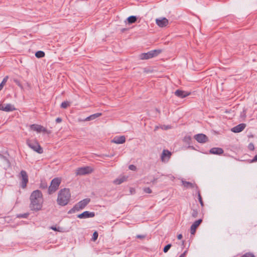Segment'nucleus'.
<instances>
[{
	"label": "nucleus",
	"mask_w": 257,
	"mask_h": 257,
	"mask_svg": "<svg viewBox=\"0 0 257 257\" xmlns=\"http://www.w3.org/2000/svg\"><path fill=\"white\" fill-rule=\"evenodd\" d=\"M187 252V250H185V251L183 253H182L179 257H185Z\"/></svg>",
	"instance_id": "nucleus-44"
},
{
	"label": "nucleus",
	"mask_w": 257,
	"mask_h": 257,
	"mask_svg": "<svg viewBox=\"0 0 257 257\" xmlns=\"http://www.w3.org/2000/svg\"><path fill=\"white\" fill-rule=\"evenodd\" d=\"M62 119L60 117H57L56 119V122L57 123H60L61 122H62Z\"/></svg>",
	"instance_id": "nucleus-45"
},
{
	"label": "nucleus",
	"mask_w": 257,
	"mask_h": 257,
	"mask_svg": "<svg viewBox=\"0 0 257 257\" xmlns=\"http://www.w3.org/2000/svg\"><path fill=\"white\" fill-rule=\"evenodd\" d=\"M98 236V232L96 231H94L93 233L92 240L93 241L96 240L97 239Z\"/></svg>",
	"instance_id": "nucleus-38"
},
{
	"label": "nucleus",
	"mask_w": 257,
	"mask_h": 257,
	"mask_svg": "<svg viewBox=\"0 0 257 257\" xmlns=\"http://www.w3.org/2000/svg\"><path fill=\"white\" fill-rule=\"evenodd\" d=\"M183 237V236L181 234H179L177 235V238L178 239H181Z\"/></svg>",
	"instance_id": "nucleus-47"
},
{
	"label": "nucleus",
	"mask_w": 257,
	"mask_h": 257,
	"mask_svg": "<svg viewBox=\"0 0 257 257\" xmlns=\"http://www.w3.org/2000/svg\"><path fill=\"white\" fill-rule=\"evenodd\" d=\"M105 156L106 157H110V158H111L113 156V154H110V155H106Z\"/></svg>",
	"instance_id": "nucleus-48"
},
{
	"label": "nucleus",
	"mask_w": 257,
	"mask_h": 257,
	"mask_svg": "<svg viewBox=\"0 0 257 257\" xmlns=\"http://www.w3.org/2000/svg\"><path fill=\"white\" fill-rule=\"evenodd\" d=\"M30 128L34 131H36L38 133L44 132L46 133L47 134H49L50 132H48L47 128L43 127L41 125L37 124H33L30 125Z\"/></svg>",
	"instance_id": "nucleus-8"
},
{
	"label": "nucleus",
	"mask_w": 257,
	"mask_h": 257,
	"mask_svg": "<svg viewBox=\"0 0 257 257\" xmlns=\"http://www.w3.org/2000/svg\"><path fill=\"white\" fill-rule=\"evenodd\" d=\"M143 191L146 193H151L152 190L149 187H145L143 189Z\"/></svg>",
	"instance_id": "nucleus-39"
},
{
	"label": "nucleus",
	"mask_w": 257,
	"mask_h": 257,
	"mask_svg": "<svg viewBox=\"0 0 257 257\" xmlns=\"http://www.w3.org/2000/svg\"><path fill=\"white\" fill-rule=\"evenodd\" d=\"M197 196H198V199L199 202L200 204H201V206L203 207L204 206V203H203V201L202 200V197L201 196L200 192L198 190H197Z\"/></svg>",
	"instance_id": "nucleus-27"
},
{
	"label": "nucleus",
	"mask_w": 257,
	"mask_h": 257,
	"mask_svg": "<svg viewBox=\"0 0 257 257\" xmlns=\"http://www.w3.org/2000/svg\"><path fill=\"white\" fill-rule=\"evenodd\" d=\"M171 246L172 244L171 243L168 244L167 245H165L163 248V251L165 253L167 252L168 250L170 249Z\"/></svg>",
	"instance_id": "nucleus-35"
},
{
	"label": "nucleus",
	"mask_w": 257,
	"mask_h": 257,
	"mask_svg": "<svg viewBox=\"0 0 257 257\" xmlns=\"http://www.w3.org/2000/svg\"><path fill=\"white\" fill-rule=\"evenodd\" d=\"M174 94L177 97L181 98H183L189 96L191 93L182 90L177 89L175 91Z\"/></svg>",
	"instance_id": "nucleus-14"
},
{
	"label": "nucleus",
	"mask_w": 257,
	"mask_h": 257,
	"mask_svg": "<svg viewBox=\"0 0 257 257\" xmlns=\"http://www.w3.org/2000/svg\"><path fill=\"white\" fill-rule=\"evenodd\" d=\"M146 235H142V234H138L137 236H136V238H139V239H144L146 237Z\"/></svg>",
	"instance_id": "nucleus-42"
},
{
	"label": "nucleus",
	"mask_w": 257,
	"mask_h": 257,
	"mask_svg": "<svg viewBox=\"0 0 257 257\" xmlns=\"http://www.w3.org/2000/svg\"><path fill=\"white\" fill-rule=\"evenodd\" d=\"M248 149L250 151H253L254 149V145L253 143H250L248 144Z\"/></svg>",
	"instance_id": "nucleus-40"
},
{
	"label": "nucleus",
	"mask_w": 257,
	"mask_h": 257,
	"mask_svg": "<svg viewBox=\"0 0 257 257\" xmlns=\"http://www.w3.org/2000/svg\"><path fill=\"white\" fill-rule=\"evenodd\" d=\"M191 215L193 217L196 218L198 215V211L196 209H191Z\"/></svg>",
	"instance_id": "nucleus-33"
},
{
	"label": "nucleus",
	"mask_w": 257,
	"mask_h": 257,
	"mask_svg": "<svg viewBox=\"0 0 257 257\" xmlns=\"http://www.w3.org/2000/svg\"><path fill=\"white\" fill-rule=\"evenodd\" d=\"M241 257H255V256L252 252H247L242 255Z\"/></svg>",
	"instance_id": "nucleus-32"
},
{
	"label": "nucleus",
	"mask_w": 257,
	"mask_h": 257,
	"mask_svg": "<svg viewBox=\"0 0 257 257\" xmlns=\"http://www.w3.org/2000/svg\"><path fill=\"white\" fill-rule=\"evenodd\" d=\"M50 229H52L53 230L58 231V232H61L62 228L60 227H57L56 226H52L50 227Z\"/></svg>",
	"instance_id": "nucleus-34"
},
{
	"label": "nucleus",
	"mask_w": 257,
	"mask_h": 257,
	"mask_svg": "<svg viewBox=\"0 0 257 257\" xmlns=\"http://www.w3.org/2000/svg\"><path fill=\"white\" fill-rule=\"evenodd\" d=\"M246 124L245 123H240L231 129V131L235 133H238L242 132L245 127Z\"/></svg>",
	"instance_id": "nucleus-15"
},
{
	"label": "nucleus",
	"mask_w": 257,
	"mask_h": 257,
	"mask_svg": "<svg viewBox=\"0 0 257 257\" xmlns=\"http://www.w3.org/2000/svg\"><path fill=\"white\" fill-rule=\"evenodd\" d=\"M14 82L21 89L23 88V85H22L20 81L17 79H14Z\"/></svg>",
	"instance_id": "nucleus-37"
},
{
	"label": "nucleus",
	"mask_w": 257,
	"mask_h": 257,
	"mask_svg": "<svg viewBox=\"0 0 257 257\" xmlns=\"http://www.w3.org/2000/svg\"><path fill=\"white\" fill-rule=\"evenodd\" d=\"M95 216V213L94 212H89L85 211L81 214L77 215V217L80 219H85L88 218H92Z\"/></svg>",
	"instance_id": "nucleus-10"
},
{
	"label": "nucleus",
	"mask_w": 257,
	"mask_h": 257,
	"mask_svg": "<svg viewBox=\"0 0 257 257\" xmlns=\"http://www.w3.org/2000/svg\"><path fill=\"white\" fill-rule=\"evenodd\" d=\"M45 55V52L43 51H38L35 53V56L38 58H43Z\"/></svg>",
	"instance_id": "nucleus-25"
},
{
	"label": "nucleus",
	"mask_w": 257,
	"mask_h": 257,
	"mask_svg": "<svg viewBox=\"0 0 257 257\" xmlns=\"http://www.w3.org/2000/svg\"><path fill=\"white\" fill-rule=\"evenodd\" d=\"M0 156H1V157H3V155H2L0 154Z\"/></svg>",
	"instance_id": "nucleus-50"
},
{
	"label": "nucleus",
	"mask_w": 257,
	"mask_h": 257,
	"mask_svg": "<svg viewBox=\"0 0 257 257\" xmlns=\"http://www.w3.org/2000/svg\"><path fill=\"white\" fill-rule=\"evenodd\" d=\"M30 208L31 210L38 211L42 210L44 199L43 194L39 190L33 191L30 196Z\"/></svg>",
	"instance_id": "nucleus-1"
},
{
	"label": "nucleus",
	"mask_w": 257,
	"mask_h": 257,
	"mask_svg": "<svg viewBox=\"0 0 257 257\" xmlns=\"http://www.w3.org/2000/svg\"><path fill=\"white\" fill-rule=\"evenodd\" d=\"M127 178V177L122 176L120 178H116L113 181V182L115 184L119 185V184H121L122 183L124 182V181H125L126 180Z\"/></svg>",
	"instance_id": "nucleus-23"
},
{
	"label": "nucleus",
	"mask_w": 257,
	"mask_h": 257,
	"mask_svg": "<svg viewBox=\"0 0 257 257\" xmlns=\"http://www.w3.org/2000/svg\"><path fill=\"white\" fill-rule=\"evenodd\" d=\"M257 162V155H256L252 159L250 160V163H254Z\"/></svg>",
	"instance_id": "nucleus-43"
},
{
	"label": "nucleus",
	"mask_w": 257,
	"mask_h": 257,
	"mask_svg": "<svg viewBox=\"0 0 257 257\" xmlns=\"http://www.w3.org/2000/svg\"><path fill=\"white\" fill-rule=\"evenodd\" d=\"M61 182V179L59 178H55L52 179L48 189V193L51 194L57 190Z\"/></svg>",
	"instance_id": "nucleus-5"
},
{
	"label": "nucleus",
	"mask_w": 257,
	"mask_h": 257,
	"mask_svg": "<svg viewBox=\"0 0 257 257\" xmlns=\"http://www.w3.org/2000/svg\"><path fill=\"white\" fill-rule=\"evenodd\" d=\"M93 169L91 167L89 166H86L84 167H80L78 168L76 170V175H84L86 174H90L92 172Z\"/></svg>",
	"instance_id": "nucleus-7"
},
{
	"label": "nucleus",
	"mask_w": 257,
	"mask_h": 257,
	"mask_svg": "<svg viewBox=\"0 0 257 257\" xmlns=\"http://www.w3.org/2000/svg\"><path fill=\"white\" fill-rule=\"evenodd\" d=\"M8 78V76H6V77H5L3 79L2 82L0 84V90H2L3 89L4 84L7 81Z\"/></svg>",
	"instance_id": "nucleus-36"
},
{
	"label": "nucleus",
	"mask_w": 257,
	"mask_h": 257,
	"mask_svg": "<svg viewBox=\"0 0 257 257\" xmlns=\"http://www.w3.org/2000/svg\"><path fill=\"white\" fill-rule=\"evenodd\" d=\"M194 139L199 143H205L208 141V138L206 135L203 134H198L195 135L194 137Z\"/></svg>",
	"instance_id": "nucleus-9"
},
{
	"label": "nucleus",
	"mask_w": 257,
	"mask_h": 257,
	"mask_svg": "<svg viewBox=\"0 0 257 257\" xmlns=\"http://www.w3.org/2000/svg\"><path fill=\"white\" fill-rule=\"evenodd\" d=\"M157 180L158 178H154V179L152 180L151 182L153 184H155L157 182Z\"/></svg>",
	"instance_id": "nucleus-46"
},
{
	"label": "nucleus",
	"mask_w": 257,
	"mask_h": 257,
	"mask_svg": "<svg viewBox=\"0 0 257 257\" xmlns=\"http://www.w3.org/2000/svg\"><path fill=\"white\" fill-rule=\"evenodd\" d=\"M27 145L33 151L38 154H41L43 153V148L41 147L39 143L35 140H27Z\"/></svg>",
	"instance_id": "nucleus-3"
},
{
	"label": "nucleus",
	"mask_w": 257,
	"mask_h": 257,
	"mask_svg": "<svg viewBox=\"0 0 257 257\" xmlns=\"http://www.w3.org/2000/svg\"><path fill=\"white\" fill-rule=\"evenodd\" d=\"M20 178L21 180L20 185L23 189L25 188L29 181L28 175L25 170H22L20 173Z\"/></svg>",
	"instance_id": "nucleus-6"
},
{
	"label": "nucleus",
	"mask_w": 257,
	"mask_h": 257,
	"mask_svg": "<svg viewBox=\"0 0 257 257\" xmlns=\"http://www.w3.org/2000/svg\"><path fill=\"white\" fill-rule=\"evenodd\" d=\"M48 187V185L47 183L45 181H41L40 185V188L42 189H47Z\"/></svg>",
	"instance_id": "nucleus-31"
},
{
	"label": "nucleus",
	"mask_w": 257,
	"mask_h": 257,
	"mask_svg": "<svg viewBox=\"0 0 257 257\" xmlns=\"http://www.w3.org/2000/svg\"><path fill=\"white\" fill-rule=\"evenodd\" d=\"M157 25L160 27H165L167 26L169 23L168 20L166 18L157 19L156 20Z\"/></svg>",
	"instance_id": "nucleus-13"
},
{
	"label": "nucleus",
	"mask_w": 257,
	"mask_h": 257,
	"mask_svg": "<svg viewBox=\"0 0 257 257\" xmlns=\"http://www.w3.org/2000/svg\"><path fill=\"white\" fill-rule=\"evenodd\" d=\"M80 210H82V208L80 207V205L77 203L76 204H75L74 206L68 211V213L72 214L76 212V211H79Z\"/></svg>",
	"instance_id": "nucleus-22"
},
{
	"label": "nucleus",
	"mask_w": 257,
	"mask_h": 257,
	"mask_svg": "<svg viewBox=\"0 0 257 257\" xmlns=\"http://www.w3.org/2000/svg\"><path fill=\"white\" fill-rule=\"evenodd\" d=\"M138 18L135 16H131L126 19V21L128 24L135 23L137 21Z\"/></svg>",
	"instance_id": "nucleus-24"
},
{
	"label": "nucleus",
	"mask_w": 257,
	"mask_h": 257,
	"mask_svg": "<svg viewBox=\"0 0 257 257\" xmlns=\"http://www.w3.org/2000/svg\"><path fill=\"white\" fill-rule=\"evenodd\" d=\"M128 168L129 169H130L131 170H133V171H135L137 169V167L136 166L134 165H130L129 166H128Z\"/></svg>",
	"instance_id": "nucleus-41"
},
{
	"label": "nucleus",
	"mask_w": 257,
	"mask_h": 257,
	"mask_svg": "<svg viewBox=\"0 0 257 257\" xmlns=\"http://www.w3.org/2000/svg\"><path fill=\"white\" fill-rule=\"evenodd\" d=\"M202 219H199L197 220L194 221L193 224L191 225L190 227V233L191 234H194L196 232V230L197 227L199 226V225L202 223Z\"/></svg>",
	"instance_id": "nucleus-12"
},
{
	"label": "nucleus",
	"mask_w": 257,
	"mask_h": 257,
	"mask_svg": "<svg viewBox=\"0 0 257 257\" xmlns=\"http://www.w3.org/2000/svg\"><path fill=\"white\" fill-rule=\"evenodd\" d=\"M182 185L184 186V187L186 188H196V189L197 190H199L198 186L195 183H192L191 182H188V181H184V180H182Z\"/></svg>",
	"instance_id": "nucleus-18"
},
{
	"label": "nucleus",
	"mask_w": 257,
	"mask_h": 257,
	"mask_svg": "<svg viewBox=\"0 0 257 257\" xmlns=\"http://www.w3.org/2000/svg\"><path fill=\"white\" fill-rule=\"evenodd\" d=\"M90 198H85L82 200L78 202V203L80 205V207L82 208V209H83L90 202Z\"/></svg>",
	"instance_id": "nucleus-21"
},
{
	"label": "nucleus",
	"mask_w": 257,
	"mask_h": 257,
	"mask_svg": "<svg viewBox=\"0 0 257 257\" xmlns=\"http://www.w3.org/2000/svg\"><path fill=\"white\" fill-rule=\"evenodd\" d=\"M29 215V213H28L19 214L17 215V217L19 218H27Z\"/></svg>",
	"instance_id": "nucleus-30"
},
{
	"label": "nucleus",
	"mask_w": 257,
	"mask_h": 257,
	"mask_svg": "<svg viewBox=\"0 0 257 257\" xmlns=\"http://www.w3.org/2000/svg\"><path fill=\"white\" fill-rule=\"evenodd\" d=\"M112 143L116 144H121L125 142V138L124 136H116L111 141Z\"/></svg>",
	"instance_id": "nucleus-17"
},
{
	"label": "nucleus",
	"mask_w": 257,
	"mask_h": 257,
	"mask_svg": "<svg viewBox=\"0 0 257 257\" xmlns=\"http://www.w3.org/2000/svg\"><path fill=\"white\" fill-rule=\"evenodd\" d=\"M184 240H183V241H182V243H183V244H184Z\"/></svg>",
	"instance_id": "nucleus-49"
},
{
	"label": "nucleus",
	"mask_w": 257,
	"mask_h": 257,
	"mask_svg": "<svg viewBox=\"0 0 257 257\" xmlns=\"http://www.w3.org/2000/svg\"><path fill=\"white\" fill-rule=\"evenodd\" d=\"M192 138L190 136H186L183 139V141L186 144H190Z\"/></svg>",
	"instance_id": "nucleus-28"
},
{
	"label": "nucleus",
	"mask_w": 257,
	"mask_h": 257,
	"mask_svg": "<svg viewBox=\"0 0 257 257\" xmlns=\"http://www.w3.org/2000/svg\"><path fill=\"white\" fill-rule=\"evenodd\" d=\"M71 193L69 189L66 188L62 189L58 194L57 203L62 206H65L69 203Z\"/></svg>",
	"instance_id": "nucleus-2"
},
{
	"label": "nucleus",
	"mask_w": 257,
	"mask_h": 257,
	"mask_svg": "<svg viewBox=\"0 0 257 257\" xmlns=\"http://www.w3.org/2000/svg\"><path fill=\"white\" fill-rule=\"evenodd\" d=\"M70 104V102L67 101H63L61 104V107L62 108H66Z\"/></svg>",
	"instance_id": "nucleus-29"
},
{
	"label": "nucleus",
	"mask_w": 257,
	"mask_h": 257,
	"mask_svg": "<svg viewBox=\"0 0 257 257\" xmlns=\"http://www.w3.org/2000/svg\"><path fill=\"white\" fill-rule=\"evenodd\" d=\"M224 152L223 150L221 148H212L209 150V153L211 154L220 155Z\"/></svg>",
	"instance_id": "nucleus-19"
},
{
	"label": "nucleus",
	"mask_w": 257,
	"mask_h": 257,
	"mask_svg": "<svg viewBox=\"0 0 257 257\" xmlns=\"http://www.w3.org/2000/svg\"><path fill=\"white\" fill-rule=\"evenodd\" d=\"M246 111L247 109L245 108H243L242 111L240 112V118L241 119V120H243L245 119L246 117Z\"/></svg>",
	"instance_id": "nucleus-26"
},
{
	"label": "nucleus",
	"mask_w": 257,
	"mask_h": 257,
	"mask_svg": "<svg viewBox=\"0 0 257 257\" xmlns=\"http://www.w3.org/2000/svg\"><path fill=\"white\" fill-rule=\"evenodd\" d=\"M171 155V153L169 151L167 150H164L161 155L162 161H165V158H168V159L170 158Z\"/></svg>",
	"instance_id": "nucleus-20"
},
{
	"label": "nucleus",
	"mask_w": 257,
	"mask_h": 257,
	"mask_svg": "<svg viewBox=\"0 0 257 257\" xmlns=\"http://www.w3.org/2000/svg\"><path fill=\"white\" fill-rule=\"evenodd\" d=\"M162 52L161 49H156L150 51L147 53H143L140 54V58L141 60L149 59L155 57L157 56Z\"/></svg>",
	"instance_id": "nucleus-4"
},
{
	"label": "nucleus",
	"mask_w": 257,
	"mask_h": 257,
	"mask_svg": "<svg viewBox=\"0 0 257 257\" xmlns=\"http://www.w3.org/2000/svg\"><path fill=\"white\" fill-rule=\"evenodd\" d=\"M5 105L4 106L0 104V110L5 111L6 112H10L16 109L14 105L12 104L8 103Z\"/></svg>",
	"instance_id": "nucleus-11"
},
{
	"label": "nucleus",
	"mask_w": 257,
	"mask_h": 257,
	"mask_svg": "<svg viewBox=\"0 0 257 257\" xmlns=\"http://www.w3.org/2000/svg\"><path fill=\"white\" fill-rule=\"evenodd\" d=\"M102 115L101 113H96L91 114L83 119H79V121H86L94 120Z\"/></svg>",
	"instance_id": "nucleus-16"
}]
</instances>
